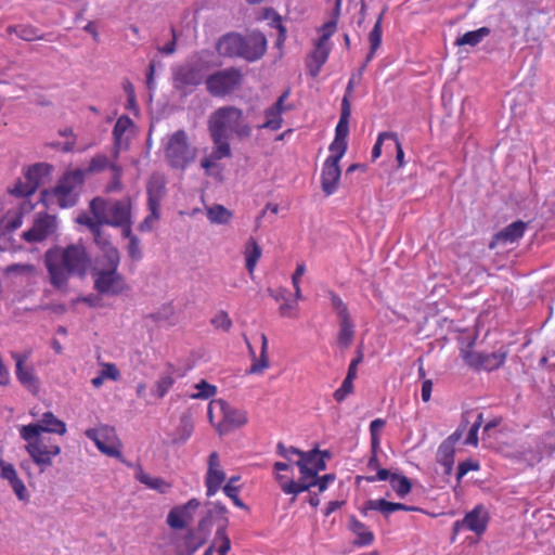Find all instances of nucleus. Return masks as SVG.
I'll return each instance as SVG.
<instances>
[{"label": "nucleus", "mask_w": 555, "mask_h": 555, "mask_svg": "<svg viewBox=\"0 0 555 555\" xmlns=\"http://www.w3.org/2000/svg\"><path fill=\"white\" fill-rule=\"evenodd\" d=\"M208 131L214 144L219 145L220 152L228 153L231 149L229 137L234 135L240 140L251 135V126L244 118V113L235 106H222L210 114L207 121Z\"/></svg>", "instance_id": "obj_3"}, {"label": "nucleus", "mask_w": 555, "mask_h": 555, "mask_svg": "<svg viewBox=\"0 0 555 555\" xmlns=\"http://www.w3.org/2000/svg\"><path fill=\"white\" fill-rule=\"evenodd\" d=\"M526 230V223L522 221H516L504 228L495 236L496 243L512 244L522 237Z\"/></svg>", "instance_id": "obj_30"}, {"label": "nucleus", "mask_w": 555, "mask_h": 555, "mask_svg": "<svg viewBox=\"0 0 555 555\" xmlns=\"http://www.w3.org/2000/svg\"><path fill=\"white\" fill-rule=\"evenodd\" d=\"M287 98H288V92H284L278 99V101L274 103V105H272L271 107L266 109V112H264L266 121H264V124L259 126V128H266V129H271V130H278L281 128L282 114H283V112L286 111L284 102L286 101Z\"/></svg>", "instance_id": "obj_24"}, {"label": "nucleus", "mask_w": 555, "mask_h": 555, "mask_svg": "<svg viewBox=\"0 0 555 555\" xmlns=\"http://www.w3.org/2000/svg\"><path fill=\"white\" fill-rule=\"evenodd\" d=\"M243 36L237 33H228L220 37L216 43V50L219 55L225 57H240V47Z\"/></svg>", "instance_id": "obj_23"}, {"label": "nucleus", "mask_w": 555, "mask_h": 555, "mask_svg": "<svg viewBox=\"0 0 555 555\" xmlns=\"http://www.w3.org/2000/svg\"><path fill=\"white\" fill-rule=\"evenodd\" d=\"M330 299L331 306L335 311L339 323L337 343L340 347L348 348L353 341L354 323L351 320L347 305L341 300L339 296L331 293Z\"/></svg>", "instance_id": "obj_12"}, {"label": "nucleus", "mask_w": 555, "mask_h": 555, "mask_svg": "<svg viewBox=\"0 0 555 555\" xmlns=\"http://www.w3.org/2000/svg\"><path fill=\"white\" fill-rule=\"evenodd\" d=\"M12 357L16 362L17 379L26 387L34 386L35 385V376L33 374V370L24 366V363L28 359V356L21 354V353H13Z\"/></svg>", "instance_id": "obj_32"}, {"label": "nucleus", "mask_w": 555, "mask_h": 555, "mask_svg": "<svg viewBox=\"0 0 555 555\" xmlns=\"http://www.w3.org/2000/svg\"><path fill=\"white\" fill-rule=\"evenodd\" d=\"M262 254L261 247L254 238H249L245 245V264L249 274L254 273L256 264Z\"/></svg>", "instance_id": "obj_34"}, {"label": "nucleus", "mask_w": 555, "mask_h": 555, "mask_svg": "<svg viewBox=\"0 0 555 555\" xmlns=\"http://www.w3.org/2000/svg\"><path fill=\"white\" fill-rule=\"evenodd\" d=\"M83 178L85 172L82 170L65 173L52 191L42 192L43 199L49 204L56 203L62 208L74 206L77 202Z\"/></svg>", "instance_id": "obj_6"}, {"label": "nucleus", "mask_w": 555, "mask_h": 555, "mask_svg": "<svg viewBox=\"0 0 555 555\" xmlns=\"http://www.w3.org/2000/svg\"><path fill=\"white\" fill-rule=\"evenodd\" d=\"M491 30L488 27H481L479 29L467 31L463 36L455 40V46H470L475 47L479 44L486 37L490 35Z\"/></svg>", "instance_id": "obj_36"}, {"label": "nucleus", "mask_w": 555, "mask_h": 555, "mask_svg": "<svg viewBox=\"0 0 555 555\" xmlns=\"http://www.w3.org/2000/svg\"><path fill=\"white\" fill-rule=\"evenodd\" d=\"M107 166H109L111 169L114 171L115 177H118L120 175V168L114 164H109L107 157L104 155H96L95 157H93L89 163L87 171L99 172L104 170Z\"/></svg>", "instance_id": "obj_40"}, {"label": "nucleus", "mask_w": 555, "mask_h": 555, "mask_svg": "<svg viewBox=\"0 0 555 555\" xmlns=\"http://www.w3.org/2000/svg\"><path fill=\"white\" fill-rule=\"evenodd\" d=\"M390 485L400 498L405 496L411 491V483L404 476L392 474Z\"/></svg>", "instance_id": "obj_46"}, {"label": "nucleus", "mask_w": 555, "mask_h": 555, "mask_svg": "<svg viewBox=\"0 0 555 555\" xmlns=\"http://www.w3.org/2000/svg\"><path fill=\"white\" fill-rule=\"evenodd\" d=\"M175 383V378L171 374L162 375L155 384L154 393L158 398H163L169 391Z\"/></svg>", "instance_id": "obj_51"}, {"label": "nucleus", "mask_w": 555, "mask_h": 555, "mask_svg": "<svg viewBox=\"0 0 555 555\" xmlns=\"http://www.w3.org/2000/svg\"><path fill=\"white\" fill-rule=\"evenodd\" d=\"M384 425H385V422L380 418H376L371 422L370 431H371V436H372L373 446L378 443V433L384 427Z\"/></svg>", "instance_id": "obj_63"}, {"label": "nucleus", "mask_w": 555, "mask_h": 555, "mask_svg": "<svg viewBox=\"0 0 555 555\" xmlns=\"http://www.w3.org/2000/svg\"><path fill=\"white\" fill-rule=\"evenodd\" d=\"M334 158H326L322 169V189L327 194H333L337 189L340 178V168Z\"/></svg>", "instance_id": "obj_22"}, {"label": "nucleus", "mask_w": 555, "mask_h": 555, "mask_svg": "<svg viewBox=\"0 0 555 555\" xmlns=\"http://www.w3.org/2000/svg\"><path fill=\"white\" fill-rule=\"evenodd\" d=\"M92 215L102 223L111 227L130 228L131 223V201L104 199L95 197L90 202Z\"/></svg>", "instance_id": "obj_5"}, {"label": "nucleus", "mask_w": 555, "mask_h": 555, "mask_svg": "<svg viewBox=\"0 0 555 555\" xmlns=\"http://www.w3.org/2000/svg\"><path fill=\"white\" fill-rule=\"evenodd\" d=\"M506 352L496 351L492 353H483L480 370L493 371L499 369L505 361Z\"/></svg>", "instance_id": "obj_38"}, {"label": "nucleus", "mask_w": 555, "mask_h": 555, "mask_svg": "<svg viewBox=\"0 0 555 555\" xmlns=\"http://www.w3.org/2000/svg\"><path fill=\"white\" fill-rule=\"evenodd\" d=\"M87 438L92 440L96 448L105 455L120 457V442L114 427L100 425L85 431Z\"/></svg>", "instance_id": "obj_11"}, {"label": "nucleus", "mask_w": 555, "mask_h": 555, "mask_svg": "<svg viewBox=\"0 0 555 555\" xmlns=\"http://www.w3.org/2000/svg\"><path fill=\"white\" fill-rule=\"evenodd\" d=\"M211 324L217 330H222L228 332L232 326V321L229 318V314L224 311H219L212 319Z\"/></svg>", "instance_id": "obj_57"}, {"label": "nucleus", "mask_w": 555, "mask_h": 555, "mask_svg": "<svg viewBox=\"0 0 555 555\" xmlns=\"http://www.w3.org/2000/svg\"><path fill=\"white\" fill-rule=\"evenodd\" d=\"M206 215L208 220L214 224H227L233 217L231 210L219 204L206 207Z\"/></svg>", "instance_id": "obj_33"}, {"label": "nucleus", "mask_w": 555, "mask_h": 555, "mask_svg": "<svg viewBox=\"0 0 555 555\" xmlns=\"http://www.w3.org/2000/svg\"><path fill=\"white\" fill-rule=\"evenodd\" d=\"M77 222L86 225L91 231L94 241L103 236L101 225H103L104 223L100 222L94 216L92 218L86 214L80 215L77 217Z\"/></svg>", "instance_id": "obj_45"}, {"label": "nucleus", "mask_w": 555, "mask_h": 555, "mask_svg": "<svg viewBox=\"0 0 555 555\" xmlns=\"http://www.w3.org/2000/svg\"><path fill=\"white\" fill-rule=\"evenodd\" d=\"M1 465V477L7 479L9 482L18 479L16 470L12 464L0 462Z\"/></svg>", "instance_id": "obj_61"}, {"label": "nucleus", "mask_w": 555, "mask_h": 555, "mask_svg": "<svg viewBox=\"0 0 555 555\" xmlns=\"http://www.w3.org/2000/svg\"><path fill=\"white\" fill-rule=\"evenodd\" d=\"M66 431V424L50 411L44 412L36 423L18 426L20 437L26 442L25 450L41 473L52 466L53 457L61 454V447L41 435L64 436Z\"/></svg>", "instance_id": "obj_1"}, {"label": "nucleus", "mask_w": 555, "mask_h": 555, "mask_svg": "<svg viewBox=\"0 0 555 555\" xmlns=\"http://www.w3.org/2000/svg\"><path fill=\"white\" fill-rule=\"evenodd\" d=\"M395 139H396V133H393V132H382V133H379V135L377 138V141L374 144L373 150H372V158L376 159V158H378L380 156V154H382V145L386 141H388L387 147H391L392 142L395 141Z\"/></svg>", "instance_id": "obj_52"}, {"label": "nucleus", "mask_w": 555, "mask_h": 555, "mask_svg": "<svg viewBox=\"0 0 555 555\" xmlns=\"http://www.w3.org/2000/svg\"><path fill=\"white\" fill-rule=\"evenodd\" d=\"M454 439H446L438 448L437 461L444 467V474L452 472L454 464Z\"/></svg>", "instance_id": "obj_29"}, {"label": "nucleus", "mask_w": 555, "mask_h": 555, "mask_svg": "<svg viewBox=\"0 0 555 555\" xmlns=\"http://www.w3.org/2000/svg\"><path fill=\"white\" fill-rule=\"evenodd\" d=\"M349 529L357 535V543L360 545H370L374 540V534L367 527L353 516L349 519Z\"/></svg>", "instance_id": "obj_35"}, {"label": "nucleus", "mask_w": 555, "mask_h": 555, "mask_svg": "<svg viewBox=\"0 0 555 555\" xmlns=\"http://www.w3.org/2000/svg\"><path fill=\"white\" fill-rule=\"evenodd\" d=\"M242 82L241 70L229 67L218 70L205 80L207 91L214 96H224L236 90Z\"/></svg>", "instance_id": "obj_10"}, {"label": "nucleus", "mask_w": 555, "mask_h": 555, "mask_svg": "<svg viewBox=\"0 0 555 555\" xmlns=\"http://www.w3.org/2000/svg\"><path fill=\"white\" fill-rule=\"evenodd\" d=\"M330 52V43H323L320 41L315 43V47L311 52L310 60L308 62V70L312 77H317L320 74L322 66L327 61Z\"/></svg>", "instance_id": "obj_26"}, {"label": "nucleus", "mask_w": 555, "mask_h": 555, "mask_svg": "<svg viewBox=\"0 0 555 555\" xmlns=\"http://www.w3.org/2000/svg\"><path fill=\"white\" fill-rule=\"evenodd\" d=\"M7 273H17L28 278L37 275V268L29 263L11 264L5 269Z\"/></svg>", "instance_id": "obj_54"}, {"label": "nucleus", "mask_w": 555, "mask_h": 555, "mask_svg": "<svg viewBox=\"0 0 555 555\" xmlns=\"http://www.w3.org/2000/svg\"><path fill=\"white\" fill-rule=\"evenodd\" d=\"M295 464L299 468L300 478L295 481L287 479L285 476L278 474L276 480L281 490L285 494H292L291 503H294L297 494L309 491L311 489L312 481H308L319 475L320 472L326 467L324 457L320 455L318 450L309 451L307 454H302L301 459H298Z\"/></svg>", "instance_id": "obj_4"}, {"label": "nucleus", "mask_w": 555, "mask_h": 555, "mask_svg": "<svg viewBox=\"0 0 555 555\" xmlns=\"http://www.w3.org/2000/svg\"><path fill=\"white\" fill-rule=\"evenodd\" d=\"M134 477L141 483L160 494H166L171 489V483L162 477L152 476L143 470L141 466L135 469Z\"/></svg>", "instance_id": "obj_27"}, {"label": "nucleus", "mask_w": 555, "mask_h": 555, "mask_svg": "<svg viewBox=\"0 0 555 555\" xmlns=\"http://www.w3.org/2000/svg\"><path fill=\"white\" fill-rule=\"evenodd\" d=\"M216 416L221 417V421L216 425L220 434L240 428L247 423L246 412L231 406L222 399L212 400L208 405V418L211 424H214Z\"/></svg>", "instance_id": "obj_8"}, {"label": "nucleus", "mask_w": 555, "mask_h": 555, "mask_svg": "<svg viewBox=\"0 0 555 555\" xmlns=\"http://www.w3.org/2000/svg\"><path fill=\"white\" fill-rule=\"evenodd\" d=\"M483 422V414L478 413L474 424L472 425L468 435L466 437L465 443L469 446L477 447L478 446V430Z\"/></svg>", "instance_id": "obj_55"}, {"label": "nucleus", "mask_w": 555, "mask_h": 555, "mask_svg": "<svg viewBox=\"0 0 555 555\" xmlns=\"http://www.w3.org/2000/svg\"><path fill=\"white\" fill-rule=\"evenodd\" d=\"M478 469H479L478 462L468 460V461H464V462L460 463L459 467H457V474H456L457 480H461L469 470H478Z\"/></svg>", "instance_id": "obj_60"}, {"label": "nucleus", "mask_w": 555, "mask_h": 555, "mask_svg": "<svg viewBox=\"0 0 555 555\" xmlns=\"http://www.w3.org/2000/svg\"><path fill=\"white\" fill-rule=\"evenodd\" d=\"M0 223L3 230L14 231L22 225L23 214L20 210L9 211Z\"/></svg>", "instance_id": "obj_44"}, {"label": "nucleus", "mask_w": 555, "mask_h": 555, "mask_svg": "<svg viewBox=\"0 0 555 555\" xmlns=\"http://www.w3.org/2000/svg\"><path fill=\"white\" fill-rule=\"evenodd\" d=\"M225 480V473L221 467L217 452H212L208 459V469L205 478L207 495H215Z\"/></svg>", "instance_id": "obj_19"}, {"label": "nucleus", "mask_w": 555, "mask_h": 555, "mask_svg": "<svg viewBox=\"0 0 555 555\" xmlns=\"http://www.w3.org/2000/svg\"><path fill=\"white\" fill-rule=\"evenodd\" d=\"M94 242L100 249V255L98 256L94 266L101 264L103 268H118L120 255L112 242L104 235Z\"/></svg>", "instance_id": "obj_20"}, {"label": "nucleus", "mask_w": 555, "mask_h": 555, "mask_svg": "<svg viewBox=\"0 0 555 555\" xmlns=\"http://www.w3.org/2000/svg\"><path fill=\"white\" fill-rule=\"evenodd\" d=\"M197 389V392L191 393L190 398L192 399H208L216 393L217 388L205 380H201L194 386Z\"/></svg>", "instance_id": "obj_53"}, {"label": "nucleus", "mask_w": 555, "mask_h": 555, "mask_svg": "<svg viewBox=\"0 0 555 555\" xmlns=\"http://www.w3.org/2000/svg\"><path fill=\"white\" fill-rule=\"evenodd\" d=\"M50 283L56 288L66 286L70 275L85 276L91 266V257L81 243L54 247L44 255Z\"/></svg>", "instance_id": "obj_2"}, {"label": "nucleus", "mask_w": 555, "mask_h": 555, "mask_svg": "<svg viewBox=\"0 0 555 555\" xmlns=\"http://www.w3.org/2000/svg\"><path fill=\"white\" fill-rule=\"evenodd\" d=\"M18 38L25 41L46 40V35L31 25H20Z\"/></svg>", "instance_id": "obj_47"}, {"label": "nucleus", "mask_w": 555, "mask_h": 555, "mask_svg": "<svg viewBox=\"0 0 555 555\" xmlns=\"http://www.w3.org/2000/svg\"><path fill=\"white\" fill-rule=\"evenodd\" d=\"M197 151L189 142L184 130L170 134L165 144V156L171 167L184 169L196 158Z\"/></svg>", "instance_id": "obj_7"}, {"label": "nucleus", "mask_w": 555, "mask_h": 555, "mask_svg": "<svg viewBox=\"0 0 555 555\" xmlns=\"http://www.w3.org/2000/svg\"><path fill=\"white\" fill-rule=\"evenodd\" d=\"M118 268H103L94 266V288L98 293L107 296H118L129 291L124 276L118 273Z\"/></svg>", "instance_id": "obj_9"}, {"label": "nucleus", "mask_w": 555, "mask_h": 555, "mask_svg": "<svg viewBox=\"0 0 555 555\" xmlns=\"http://www.w3.org/2000/svg\"><path fill=\"white\" fill-rule=\"evenodd\" d=\"M230 156H231V149H228V153H225L223 151L220 152L219 145L218 144H214V149H212L211 153L209 154V156H207L204 159H202L201 166L206 171H208L209 169H211L215 166L217 160H220L222 158H227V157H230Z\"/></svg>", "instance_id": "obj_43"}, {"label": "nucleus", "mask_w": 555, "mask_h": 555, "mask_svg": "<svg viewBox=\"0 0 555 555\" xmlns=\"http://www.w3.org/2000/svg\"><path fill=\"white\" fill-rule=\"evenodd\" d=\"M367 511H377L384 516L388 517L392 512V502H388L384 499L369 500L362 507V513L367 514Z\"/></svg>", "instance_id": "obj_39"}, {"label": "nucleus", "mask_w": 555, "mask_h": 555, "mask_svg": "<svg viewBox=\"0 0 555 555\" xmlns=\"http://www.w3.org/2000/svg\"><path fill=\"white\" fill-rule=\"evenodd\" d=\"M57 229L56 218L48 214H38L33 227L23 233V238L28 243H39L52 236Z\"/></svg>", "instance_id": "obj_16"}, {"label": "nucleus", "mask_w": 555, "mask_h": 555, "mask_svg": "<svg viewBox=\"0 0 555 555\" xmlns=\"http://www.w3.org/2000/svg\"><path fill=\"white\" fill-rule=\"evenodd\" d=\"M149 205L150 214L145 217V219L140 223L139 230L140 231H151L154 228V224L159 219V205Z\"/></svg>", "instance_id": "obj_48"}, {"label": "nucleus", "mask_w": 555, "mask_h": 555, "mask_svg": "<svg viewBox=\"0 0 555 555\" xmlns=\"http://www.w3.org/2000/svg\"><path fill=\"white\" fill-rule=\"evenodd\" d=\"M240 49V57L248 62H255L262 57L267 50V39L260 33H250L243 36Z\"/></svg>", "instance_id": "obj_17"}, {"label": "nucleus", "mask_w": 555, "mask_h": 555, "mask_svg": "<svg viewBox=\"0 0 555 555\" xmlns=\"http://www.w3.org/2000/svg\"><path fill=\"white\" fill-rule=\"evenodd\" d=\"M334 480H335L334 474H326L322 477L317 476V477L310 479L309 481H312L311 488L318 487L319 491L323 492L327 489L330 483L334 482Z\"/></svg>", "instance_id": "obj_59"}, {"label": "nucleus", "mask_w": 555, "mask_h": 555, "mask_svg": "<svg viewBox=\"0 0 555 555\" xmlns=\"http://www.w3.org/2000/svg\"><path fill=\"white\" fill-rule=\"evenodd\" d=\"M350 115L351 105L346 99H343L340 117L335 129V138L330 145V151L332 155H330L327 158H334L336 162H339L340 158L345 155L347 151L346 139L349 133Z\"/></svg>", "instance_id": "obj_13"}, {"label": "nucleus", "mask_w": 555, "mask_h": 555, "mask_svg": "<svg viewBox=\"0 0 555 555\" xmlns=\"http://www.w3.org/2000/svg\"><path fill=\"white\" fill-rule=\"evenodd\" d=\"M51 166L48 164H36L29 167L24 180L16 182L11 193L17 196H29L36 192L43 178L49 176Z\"/></svg>", "instance_id": "obj_14"}, {"label": "nucleus", "mask_w": 555, "mask_h": 555, "mask_svg": "<svg viewBox=\"0 0 555 555\" xmlns=\"http://www.w3.org/2000/svg\"><path fill=\"white\" fill-rule=\"evenodd\" d=\"M382 17L380 14L373 27V29L370 31L369 40L371 44V52L367 55V60H371L375 53V51L378 49L382 42Z\"/></svg>", "instance_id": "obj_42"}, {"label": "nucleus", "mask_w": 555, "mask_h": 555, "mask_svg": "<svg viewBox=\"0 0 555 555\" xmlns=\"http://www.w3.org/2000/svg\"><path fill=\"white\" fill-rule=\"evenodd\" d=\"M147 204L160 205L166 195V178L160 173H153L146 185Z\"/></svg>", "instance_id": "obj_25"}, {"label": "nucleus", "mask_w": 555, "mask_h": 555, "mask_svg": "<svg viewBox=\"0 0 555 555\" xmlns=\"http://www.w3.org/2000/svg\"><path fill=\"white\" fill-rule=\"evenodd\" d=\"M198 506L199 502L192 499L186 504L172 508L167 516V524L173 529H183L192 519V513Z\"/></svg>", "instance_id": "obj_21"}, {"label": "nucleus", "mask_w": 555, "mask_h": 555, "mask_svg": "<svg viewBox=\"0 0 555 555\" xmlns=\"http://www.w3.org/2000/svg\"><path fill=\"white\" fill-rule=\"evenodd\" d=\"M102 371L99 376L91 379V384L99 388L103 385L105 379L117 380L120 377V372L114 363H101Z\"/></svg>", "instance_id": "obj_37"}, {"label": "nucleus", "mask_w": 555, "mask_h": 555, "mask_svg": "<svg viewBox=\"0 0 555 555\" xmlns=\"http://www.w3.org/2000/svg\"><path fill=\"white\" fill-rule=\"evenodd\" d=\"M240 479V477H231L228 481V483L223 487V492L227 496H229L233 503L240 507L245 508V504L242 502V500L238 498V488L234 486V482H236Z\"/></svg>", "instance_id": "obj_50"}, {"label": "nucleus", "mask_w": 555, "mask_h": 555, "mask_svg": "<svg viewBox=\"0 0 555 555\" xmlns=\"http://www.w3.org/2000/svg\"><path fill=\"white\" fill-rule=\"evenodd\" d=\"M10 486L12 487L14 493L16 494V496L20 499V500H26L28 494H27V490H26V487L24 485V482L18 478L16 480H12L10 482Z\"/></svg>", "instance_id": "obj_62"}, {"label": "nucleus", "mask_w": 555, "mask_h": 555, "mask_svg": "<svg viewBox=\"0 0 555 555\" xmlns=\"http://www.w3.org/2000/svg\"><path fill=\"white\" fill-rule=\"evenodd\" d=\"M205 77V73L199 65L188 64L178 73V79L186 86H197Z\"/></svg>", "instance_id": "obj_31"}, {"label": "nucleus", "mask_w": 555, "mask_h": 555, "mask_svg": "<svg viewBox=\"0 0 555 555\" xmlns=\"http://www.w3.org/2000/svg\"><path fill=\"white\" fill-rule=\"evenodd\" d=\"M135 134V125L127 115L120 116L114 127L115 154L126 150Z\"/></svg>", "instance_id": "obj_18"}, {"label": "nucleus", "mask_w": 555, "mask_h": 555, "mask_svg": "<svg viewBox=\"0 0 555 555\" xmlns=\"http://www.w3.org/2000/svg\"><path fill=\"white\" fill-rule=\"evenodd\" d=\"M353 377H350V376H346L341 386L335 390L334 392V399L337 401V402H341L345 400V398L352 392L353 390Z\"/></svg>", "instance_id": "obj_56"}, {"label": "nucleus", "mask_w": 555, "mask_h": 555, "mask_svg": "<svg viewBox=\"0 0 555 555\" xmlns=\"http://www.w3.org/2000/svg\"><path fill=\"white\" fill-rule=\"evenodd\" d=\"M335 29H336V24L333 22H330V23H326L325 25H323V27L321 29L322 35L318 41L323 42V43H328V40H330L331 36L334 34Z\"/></svg>", "instance_id": "obj_64"}, {"label": "nucleus", "mask_w": 555, "mask_h": 555, "mask_svg": "<svg viewBox=\"0 0 555 555\" xmlns=\"http://www.w3.org/2000/svg\"><path fill=\"white\" fill-rule=\"evenodd\" d=\"M212 550H217L219 554H225L231 548V542L225 532V526H220L215 534V539L212 545L210 546Z\"/></svg>", "instance_id": "obj_41"}, {"label": "nucleus", "mask_w": 555, "mask_h": 555, "mask_svg": "<svg viewBox=\"0 0 555 555\" xmlns=\"http://www.w3.org/2000/svg\"><path fill=\"white\" fill-rule=\"evenodd\" d=\"M489 522V513L487 508L482 505L475 506L462 520H457L453 525V537L452 541H454L455 535L463 528L476 533L477 535L482 534Z\"/></svg>", "instance_id": "obj_15"}, {"label": "nucleus", "mask_w": 555, "mask_h": 555, "mask_svg": "<svg viewBox=\"0 0 555 555\" xmlns=\"http://www.w3.org/2000/svg\"><path fill=\"white\" fill-rule=\"evenodd\" d=\"M462 356L467 365L480 370L482 363L483 353L475 352L470 350H463Z\"/></svg>", "instance_id": "obj_58"}, {"label": "nucleus", "mask_w": 555, "mask_h": 555, "mask_svg": "<svg viewBox=\"0 0 555 555\" xmlns=\"http://www.w3.org/2000/svg\"><path fill=\"white\" fill-rule=\"evenodd\" d=\"M260 340H261V350H260V357L259 359L256 358L255 352L249 345L248 341L247 346L250 351V354L253 357V364L249 367L248 373L250 374H261L266 369L269 367V356H268V338L266 334H260Z\"/></svg>", "instance_id": "obj_28"}, {"label": "nucleus", "mask_w": 555, "mask_h": 555, "mask_svg": "<svg viewBox=\"0 0 555 555\" xmlns=\"http://www.w3.org/2000/svg\"><path fill=\"white\" fill-rule=\"evenodd\" d=\"M122 234L129 238V245H128V254L129 256L138 260L141 258V248H140V241L137 236L131 234V228H126L122 230Z\"/></svg>", "instance_id": "obj_49"}]
</instances>
